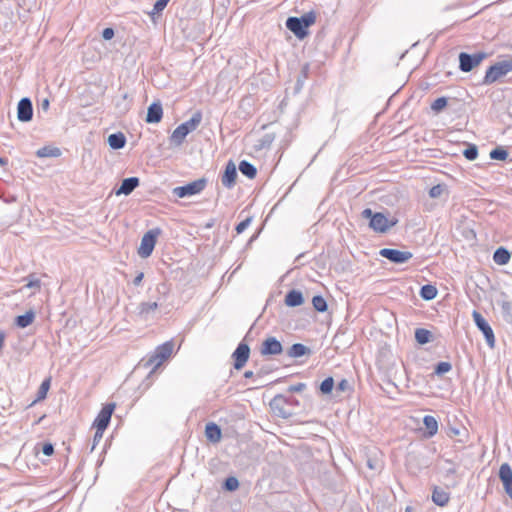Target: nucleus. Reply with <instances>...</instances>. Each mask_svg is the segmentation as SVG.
Instances as JSON below:
<instances>
[{
	"mask_svg": "<svg viewBox=\"0 0 512 512\" xmlns=\"http://www.w3.org/2000/svg\"><path fill=\"white\" fill-rule=\"evenodd\" d=\"M316 22V13L309 11L303 14L301 17H288L286 20V27L290 30L298 39L302 40L309 34L308 28Z\"/></svg>",
	"mask_w": 512,
	"mask_h": 512,
	"instance_id": "obj_1",
	"label": "nucleus"
},
{
	"mask_svg": "<svg viewBox=\"0 0 512 512\" xmlns=\"http://www.w3.org/2000/svg\"><path fill=\"white\" fill-rule=\"evenodd\" d=\"M361 216L369 219V227L377 233H386L398 223L396 217L388 218L382 212H373L370 208L364 209Z\"/></svg>",
	"mask_w": 512,
	"mask_h": 512,
	"instance_id": "obj_2",
	"label": "nucleus"
},
{
	"mask_svg": "<svg viewBox=\"0 0 512 512\" xmlns=\"http://www.w3.org/2000/svg\"><path fill=\"white\" fill-rule=\"evenodd\" d=\"M299 405V401L293 396L276 395L270 401V408L273 413L281 418L287 419L291 417L294 412V406Z\"/></svg>",
	"mask_w": 512,
	"mask_h": 512,
	"instance_id": "obj_3",
	"label": "nucleus"
},
{
	"mask_svg": "<svg viewBox=\"0 0 512 512\" xmlns=\"http://www.w3.org/2000/svg\"><path fill=\"white\" fill-rule=\"evenodd\" d=\"M201 121H202V113H201V111H196L188 121L180 124L173 131V133L170 136V142L172 144H174L175 146H180L184 142L186 136L190 132H193L194 130L197 129V127L200 125Z\"/></svg>",
	"mask_w": 512,
	"mask_h": 512,
	"instance_id": "obj_4",
	"label": "nucleus"
},
{
	"mask_svg": "<svg viewBox=\"0 0 512 512\" xmlns=\"http://www.w3.org/2000/svg\"><path fill=\"white\" fill-rule=\"evenodd\" d=\"M509 72H512V57H508L490 66L483 78V84L490 85L501 77L507 75Z\"/></svg>",
	"mask_w": 512,
	"mask_h": 512,
	"instance_id": "obj_5",
	"label": "nucleus"
},
{
	"mask_svg": "<svg viewBox=\"0 0 512 512\" xmlns=\"http://www.w3.org/2000/svg\"><path fill=\"white\" fill-rule=\"evenodd\" d=\"M161 234L160 228H154L147 231L142 239L138 248V255L141 258H148L156 245L157 237Z\"/></svg>",
	"mask_w": 512,
	"mask_h": 512,
	"instance_id": "obj_6",
	"label": "nucleus"
},
{
	"mask_svg": "<svg viewBox=\"0 0 512 512\" xmlns=\"http://www.w3.org/2000/svg\"><path fill=\"white\" fill-rule=\"evenodd\" d=\"M486 56L487 55L484 52H478L475 54L461 52L459 54V68L463 72H470L477 67L486 58Z\"/></svg>",
	"mask_w": 512,
	"mask_h": 512,
	"instance_id": "obj_7",
	"label": "nucleus"
},
{
	"mask_svg": "<svg viewBox=\"0 0 512 512\" xmlns=\"http://www.w3.org/2000/svg\"><path fill=\"white\" fill-rule=\"evenodd\" d=\"M472 317L476 327L483 333L486 343L490 348H494L495 346V336L494 332L486 321V319L482 316V314L476 310L473 311Z\"/></svg>",
	"mask_w": 512,
	"mask_h": 512,
	"instance_id": "obj_8",
	"label": "nucleus"
},
{
	"mask_svg": "<svg viewBox=\"0 0 512 512\" xmlns=\"http://www.w3.org/2000/svg\"><path fill=\"white\" fill-rule=\"evenodd\" d=\"M206 186V179L201 178L190 182L184 186H178L173 189V194L179 198L192 196L200 193Z\"/></svg>",
	"mask_w": 512,
	"mask_h": 512,
	"instance_id": "obj_9",
	"label": "nucleus"
},
{
	"mask_svg": "<svg viewBox=\"0 0 512 512\" xmlns=\"http://www.w3.org/2000/svg\"><path fill=\"white\" fill-rule=\"evenodd\" d=\"M174 345L171 341L165 342L158 346L155 353L149 358L147 364L154 365V367L160 366L165 360H167L172 352Z\"/></svg>",
	"mask_w": 512,
	"mask_h": 512,
	"instance_id": "obj_10",
	"label": "nucleus"
},
{
	"mask_svg": "<svg viewBox=\"0 0 512 512\" xmlns=\"http://www.w3.org/2000/svg\"><path fill=\"white\" fill-rule=\"evenodd\" d=\"M379 254L395 264L406 263L413 257V254L409 251H400L392 248H383L379 251Z\"/></svg>",
	"mask_w": 512,
	"mask_h": 512,
	"instance_id": "obj_11",
	"label": "nucleus"
},
{
	"mask_svg": "<svg viewBox=\"0 0 512 512\" xmlns=\"http://www.w3.org/2000/svg\"><path fill=\"white\" fill-rule=\"evenodd\" d=\"M114 409H115L114 403H108L101 409V411L99 412V414L97 415V417L93 423V426L95 428H98V431L106 430V428L108 427V425L110 423L111 416H112Z\"/></svg>",
	"mask_w": 512,
	"mask_h": 512,
	"instance_id": "obj_12",
	"label": "nucleus"
},
{
	"mask_svg": "<svg viewBox=\"0 0 512 512\" xmlns=\"http://www.w3.org/2000/svg\"><path fill=\"white\" fill-rule=\"evenodd\" d=\"M283 352V346L279 340L273 336L267 337L260 347V353L262 356H275L280 355Z\"/></svg>",
	"mask_w": 512,
	"mask_h": 512,
	"instance_id": "obj_13",
	"label": "nucleus"
},
{
	"mask_svg": "<svg viewBox=\"0 0 512 512\" xmlns=\"http://www.w3.org/2000/svg\"><path fill=\"white\" fill-rule=\"evenodd\" d=\"M250 356V347L248 344L241 342L232 354L234 360V368L236 370L242 369L247 363Z\"/></svg>",
	"mask_w": 512,
	"mask_h": 512,
	"instance_id": "obj_14",
	"label": "nucleus"
},
{
	"mask_svg": "<svg viewBox=\"0 0 512 512\" xmlns=\"http://www.w3.org/2000/svg\"><path fill=\"white\" fill-rule=\"evenodd\" d=\"M498 476H499L500 481L503 484L506 494L512 500V469H511V466L508 463H503L500 466Z\"/></svg>",
	"mask_w": 512,
	"mask_h": 512,
	"instance_id": "obj_15",
	"label": "nucleus"
},
{
	"mask_svg": "<svg viewBox=\"0 0 512 512\" xmlns=\"http://www.w3.org/2000/svg\"><path fill=\"white\" fill-rule=\"evenodd\" d=\"M33 117V105L29 98H22L17 105V118L21 122H28Z\"/></svg>",
	"mask_w": 512,
	"mask_h": 512,
	"instance_id": "obj_16",
	"label": "nucleus"
},
{
	"mask_svg": "<svg viewBox=\"0 0 512 512\" xmlns=\"http://www.w3.org/2000/svg\"><path fill=\"white\" fill-rule=\"evenodd\" d=\"M237 170L236 166L232 161H229L225 167L224 173L221 178L223 186L232 188L236 183Z\"/></svg>",
	"mask_w": 512,
	"mask_h": 512,
	"instance_id": "obj_17",
	"label": "nucleus"
},
{
	"mask_svg": "<svg viewBox=\"0 0 512 512\" xmlns=\"http://www.w3.org/2000/svg\"><path fill=\"white\" fill-rule=\"evenodd\" d=\"M140 184L138 177L125 178L120 187L115 191L116 195H129L131 194Z\"/></svg>",
	"mask_w": 512,
	"mask_h": 512,
	"instance_id": "obj_18",
	"label": "nucleus"
},
{
	"mask_svg": "<svg viewBox=\"0 0 512 512\" xmlns=\"http://www.w3.org/2000/svg\"><path fill=\"white\" fill-rule=\"evenodd\" d=\"M163 117V108L160 102H153L147 110L146 122L158 123Z\"/></svg>",
	"mask_w": 512,
	"mask_h": 512,
	"instance_id": "obj_19",
	"label": "nucleus"
},
{
	"mask_svg": "<svg viewBox=\"0 0 512 512\" xmlns=\"http://www.w3.org/2000/svg\"><path fill=\"white\" fill-rule=\"evenodd\" d=\"M159 301H160V298H158L157 301H154V302H141L137 308L138 316L143 320H147L149 315L152 312H155L156 309L158 308Z\"/></svg>",
	"mask_w": 512,
	"mask_h": 512,
	"instance_id": "obj_20",
	"label": "nucleus"
},
{
	"mask_svg": "<svg viewBox=\"0 0 512 512\" xmlns=\"http://www.w3.org/2000/svg\"><path fill=\"white\" fill-rule=\"evenodd\" d=\"M205 436L212 443H218L221 440V428L214 422L206 424Z\"/></svg>",
	"mask_w": 512,
	"mask_h": 512,
	"instance_id": "obj_21",
	"label": "nucleus"
},
{
	"mask_svg": "<svg viewBox=\"0 0 512 512\" xmlns=\"http://www.w3.org/2000/svg\"><path fill=\"white\" fill-rule=\"evenodd\" d=\"M285 304L288 306V307H297V306H300L303 304L304 302V298H303V294L301 291L299 290H290L286 296H285Z\"/></svg>",
	"mask_w": 512,
	"mask_h": 512,
	"instance_id": "obj_22",
	"label": "nucleus"
},
{
	"mask_svg": "<svg viewBox=\"0 0 512 512\" xmlns=\"http://www.w3.org/2000/svg\"><path fill=\"white\" fill-rule=\"evenodd\" d=\"M450 500V494L442 488L435 487L432 493V501L440 507H444Z\"/></svg>",
	"mask_w": 512,
	"mask_h": 512,
	"instance_id": "obj_23",
	"label": "nucleus"
},
{
	"mask_svg": "<svg viewBox=\"0 0 512 512\" xmlns=\"http://www.w3.org/2000/svg\"><path fill=\"white\" fill-rule=\"evenodd\" d=\"M311 353L310 348L301 344L295 343L293 344L287 351L286 354L290 358H300L304 355H309Z\"/></svg>",
	"mask_w": 512,
	"mask_h": 512,
	"instance_id": "obj_24",
	"label": "nucleus"
},
{
	"mask_svg": "<svg viewBox=\"0 0 512 512\" xmlns=\"http://www.w3.org/2000/svg\"><path fill=\"white\" fill-rule=\"evenodd\" d=\"M108 144L112 149H121L126 144V137L122 132L110 134L108 136Z\"/></svg>",
	"mask_w": 512,
	"mask_h": 512,
	"instance_id": "obj_25",
	"label": "nucleus"
},
{
	"mask_svg": "<svg viewBox=\"0 0 512 512\" xmlns=\"http://www.w3.org/2000/svg\"><path fill=\"white\" fill-rule=\"evenodd\" d=\"M510 257V252L504 247L497 248L493 254V260L498 265L507 264L510 260Z\"/></svg>",
	"mask_w": 512,
	"mask_h": 512,
	"instance_id": "obj_26",
	"label": "nucleus"
},
{
	"mask_svg": "<svg viewBox=\"0 0 512 512\" xmlns=\"http://www.w3.org/2000/svg\"><path fill=\"white\" fill-rule=\"evenodd\" d=\"M34 319V311L29 310L25 314L17 316L15 318V324L20 328H26L33 323Z\"/></svg>",
	"mask_w": 512,
	"mask_h": 512,
	"instance_id": "obj_27",
	"label": "nucleus"
},
{
	"mask_svg": "<svg viewBox=\"0 0 512 512\" xmlns=\"http://www.w3.org/2000/svg\"><path fill=\"white\" fill-rule=\"evenodd\" d=\"M424 426L427 430L426 435L428 437L434 436L438 431V422L435 417L426 415L423 419Z\"/></svg>",
	"mask_w": 512,
	"mask_h": 512,
	"instance_id": "obj_28",
	"label": "nucleus"
},
{
	"mask_svg": "<svg viewBox=\"0 0 512 512\" xmlns=\"http://www.w3.org/2000/svg\"><path fill=\"white\" fill-rule=\"evenodd\" d=\"M239 170L243 175H245L249 179H254L257 174L256 167L252 163H250L246 160H242L239 163Z\"/></svg>",
	"mask_w": 512,
	"mask_h": 512,
	"instance_id": "obj_29",
	"label": "nucleus"
},
{
	"mask_svg": "<svg viewBox=\"0 0 512 512\" xmlns=\"http://www.w3.org/2000/svg\"><path fill=\"white\" fill-rule=\"evenodd\" d=\"M438 290L434 285L426 284L420 289L419 295L426 301L433 300L437 296Z\"/></svg>",
	"mask_w": 512,
	"mask_h": 512,
	"instance_id": "obj_30",
	"label": "nucleus"
},
{
	"mask_svg": "<svg viewBox=\"0 0 512 512\" xmlns=\"http://www.w3.org/2000/svg\"><path fill=\"white\" fill-rule=\"evenodd\" d=\"M36 155L40 158L44 157H59L61 155V151L57 147H49L45 146L37 150Z\"/></svg>",
	"mask_w": 512,
	"mask_h": 512,
	"instance_id": "obj_31",
	"label": "nucleus"
},
{
	"mask_svg": "<svg viewBox=\"0 0 512 512\" xmlns=\"http://www.w3.org/2000/svg\"><path fill=\"white\" fill-rule=\"evenodd\" d=\"M432 334L429 330L418 328L415 331V339L419 344H426L431 341Z\"/></svg>",
	"mask_w": 512,
	"mask_h": 512,
	"instance_id": "obj_32",
	"label": "nucleus"
},
{
	"mask_svg": "<svg viewBox=\"0 0 512 512\" xmlns=\"http://www.w3.org/2000/svg\"><path fill=\"white\" fill-rule=\"evenodd\" d=\"M274 140L275 135L273 133H266L258 140V144L256 147L258 149L269 148Z\"/></svg>",
	"mask_w": 512,
	"mask_h": 512,
	"instance_id": "obj_33",
	"label": "nucleus"
},
{
	"mask_svg": "<svg viewBox=\"0 0 512 512\" xmlns=\"http://www.w3.org/2000/svg\"><path fill=\"white\" fill-rule=\"evenodd\" d=\"M313 307L318 312H325L328 308L326 300L321 295H316L312 299Z\"/></svg>",
	"mask_w": 512,
	"mask_h": 512,
	"instance_id": "obj_34",
	"label": "nucleus"
},
{
	"mask_svg": "<svg viewBox=\"0 0 512 512\" xmlns=\"http://www.w3.org/2000/svg\"><path fill=\"white\" fill-rule=\"evenodd\" d=\"M508 151L502 147H497L490 152V158L493 160L504 161L508 158Z\"/></svg>",
	"mask_w": 512,
	"mask_h": 512,
	"instance_id": "obj_35",
	"label": "nucleus"
},
{
	"mask_svg": "<svg viewBox=\"0 0 512 512\" xmlns=\"http://www.w3.org/2000/svg\"><path fill=\"white\" fill-rule=\"evenodd\" d=\"M448 104V100L446 97H439L435 99L431 104V109L435 113L441 112Z\"/></svg>",
	"mask_w": 512,
	"mask_h": 512,
	"instance_id": "obj_36",
	"label": "nucleus"
},
{
	"mask_svg": "<svg viewBox=\"0 0 512 512\" xmlns=\"http://www.w3.org/2000/svg\"><path fill=\"white\" fill-rule=\"evenodd\" d=\"M49 388H50V378L45 379L41 383V385H40V387L38 389V392H37V399H36V401H40V400L45 399L46 396H47V392H48Z\"/></svg>",
	"mask_w": 512,
	"mask_h": 512,
	"instance_id": "obj_37",
	"label": "nucleus"
},
{
	"mask_svg": "<svg viewBox=\"0 0 512 512\" xmlns=\"http://www.w3.org/2000/svg\"><path fill=\"white\" fill-rule=\"evenodd\" d=\"M463 155L469 161L475 160L478 156L477 146L474 144H469L467 148L463 151Z\"/></svg>",
	"mask_w": 512,
	"mask_h": 512,
	"instance_id": "obj_38",
	"label": "nucleus"
},
{
	"mask_svg": "<svg viewBox=\"0 0 512 512\" xmlns=\"http://www.w3.org/2000/svg\"><path fill=\"white\" fill-rule=\"evenodd\" d=\"M239 487V481L236 477H227L223 483V488L227 491H235Z\"/></svg>",
	"mask_w": 512,
	"mask_h": 512,
	"instance_id": "obj_39",
	"label": "nucleus"
},
{
	"mask_svg": "<svg viewBox=\"0 0 512 512\" xmlns=\"http://www.w3.org/2000/svg\"><path fill=\"white\" fill-rule=\"evenodd\" d=\"M334 387V379L332 377H327L320 384V391L323 394H329L333 390Z\"/></svg>",
	"mask_w": 512,
	"mask_h": 512,
	"instance_id": "obj_40",
	"label": "nucleus"
},
{
	"mask_svg": "<svg viewBox=\"0 0 512 512\" xmlns=\"http://www.w3.org/2000/svg\"><path fill=\"white\" fill-rule=\"evenodd\" d=\"M451 369H452L451 363L446 362V361H441V362L437 363V365L435 366L434 372H435V374L441 376V375L449 372Z\"/></svg>",
	"mask_w": 512,
	"mask_h": 512,
	"instance_id": "obj_41",
	"label": "nucleus"
},
{
	"mask_svg": "<svg viewBox=\"0 0 512 512\" xmlns=\"http://www.w3.org/2000/svg\"><path fill=\"white\" fill-rule=\"evenodd\" d=\"M170 0H157L153 6V10L149 13L151 18H154V15L160 14L165 7L167 6Z\"/></svg>",
	"mask_w": 512,
	"mask_h": 512,
	"instance_id": "obj_42",
	"label": "nucleus"
},
{
	"mask_svg": "<svg viewBox=\"0 0 512 512\" xmlns=\"http://www.w3.org/2000/svg\"><path fill=\"white\" fill-rule=\"evenodd\" d=\"M26 280L28 281L27 284L25 285L26 288H30V289H37L39 290L40 287H41V282L40 280L35 276V274H30Z\"/></svg>",
	"mask_w": 512,
	"mask_h": 512,
	"instance_id": "obj_43",
	"label": "nucleus"
},
{
	"mask_svg": "<svg viewBox=\"0 0 512 512\" xmlns=\"http://www.w3.org/2000/svg\"><path fill=\"white\" fill-rule=\"evenodd\" d=\"M444 189H445L444 185H441V184L434 185L429 190V196L431 198H438L442 195Z\"/></svg>",
	"mask_w": 512,
	"mask_h": 512,
	"instance_id": "obj_44",
	"label": "nucleus"
},
{
	"mask_svg": "<svg viewBox=\"0 0 512 512\" xmlns=\"http://www.w3.org/2000/svg\"><path fill=\"white\" fill-rule=\"evenodd\" d=\"M252 221V218L251 217H248L246 218L245 220L241 221L237 226H236V232L238 234H241L245 229L248 228V226L250 225Z\"/></svg>",
	"mask_w": 512,
	"mask_h": 512,
	"instance_id": "obj_45",
	"label": "nucleus"
},
{
	"mask_svg": "<svg viewBox=\"0 0 512 512\" xmlns=\"http://www.w3.org/2000/svg\"><path fill=\"white\" fill-rule=\"evenodd\" d=\"M336 390L340 392H346L351 390L349 381L346 379H342L336 386Z\"/></svg>",
	"mask_w": 512,
	"mask_h": 512,
	"instance_id": "obj_46",
	"label": "nucleus"
},
{
	"mask_svg": "<svg viewBox=\"0 0 512 512\" xmlns=\"http://www.w3.org/2000/svg\"><path fill=\"white\" fill-rule=\"evenodd\" d=\"M306 388V384L305 383H297V384H294V385H291L289 386L288 388V391L291 392V393H294V392H301L303 391L304 389Z\"/></svg>",
	"mask_w": 512,
	"mask_h": 512,
	"instance_id": "obj_47",
	"label": "nucleus"
},
{
	"mask_svg": "<svg viewBox=\"0 0 512 512\" xmlns=\"http://www.w3.org/2000/svg\"><path fill=\"white\" fill-rule=\"evenodd\" d=\"M115 35V32H114V29L113 28H105L103 31H102V37L103 39L105 40H110L114 37Z\"/></svg>",
	"mask_w": 512,
	"mask_h": 512,
	"instance_id": "obj_48",
	"label": "nucleus"
},
{
	"mask_svg": "<svg viewBox=\"0 0 512 512\" xmlns=\"http://www.w3.org/2000/svg\"><path fill=\"white\" fill-rule=\"evenodd\" d=\"M42 453L51 456L54 453V446L51 443H45L42 447Z\"/></svg>",
	"mask_w": 512,
	"mask_h": 512,
	"instance_id": "obj_49",
	"label": "nucleus"
},
{
	"mask_svg": "<svg viewBox=\"0 0 512 512\" xmlns=\"http://www.w3.org/2000/svg\"><path fill=\"white\" fill-rule=\"evenodd\" d=\"M156 289H157V292L163 296H165L169 291L167 284L164 282L158 284Z\"/></svg>",
	"mask_w": 512,
	"mask_h": 512,
	"instance_id": "obj_50",
	"label": "nucleus"
},
{
	"mask_svg": "<svg viewBox=\"0 0 512 512\" xmlns=\"http://www.w3.org/2000/svg\"><path fill=\"white\" fill-rule=\"evenodd\" d=\"M104 431H98V428H96L95 434H94V440L93 445L91 447V450H93L97 444V442L103 437Z\"/></svg>",
	"mask_w": 512,
	"mask_h": 512,
	"instance_id": "obj_51",
	"label": "nucleus"
},
{
	"mask_svg": "<svg viewBox=\"0 0 512 512\" xmlns=\"http://www.w3.org/2000/svg\"><path fill=\"white\" fill-rule=\"evenodd\" d=\"M144 278V273L140 272L137 274V276L133 280V284L135 286H139Z\"/></svg>",
	"mask_w": 512,
	"mask_h": 512,
	"instance_id": "obj_52",
	"label": "nucleus"
},
{
	"mask_svg": "<svg viewBox=\"0 0 512 512\" xmlns=\"http://www.w3.org/2000/svg\"><path fill=\"white\" fill-rule=\"evenodd\" d=\"M502 309L507 314H510V310H512V304L510 302H504L502 305Z\"/></svg>",
	"mask_w": 512,
	"mask_h": 512,
	"instance_id": "obj_53",
	"label": "nucleus"
},
{
	"mask_svg": "<svg viewBox=\"0 0 512 512\" xmlns=\"http://www.w3.org/2000/svg\"><path fill=\"white\" fill-rule=\"evenodd\" d=\"M49 100L48 99H44L42 100L41 102V108L44 110V111H47L48 108H49Z\"/></svg>",
	"mask_w": 512,
	"mask_h": 512,
	"instance_id": "obj_54",
	"label": "nucleus"
},
{
	"mask_svg": "<svg viewBox=\"0 0 512 512\" xmlns=\"http://www.w3.org/2000/svg\"><path fill=\"white\" fill-rule=\"evenodd\" d=\"M377 463L375 461H372L371 459H368L367 460V466L372 469V470H375L377 469Z\"/></svg>",
	"mask_w": 512,
	"mask_h": 512,
	"instance_id": "obj_55",
	"label": "nucleus"
},
{
	"mask_svg": "<svg viewBox=\"0 0 512 512\" xmlns=\"http://www.w3.org/2000/svg\"><path fill=\"white\" fill-rule=\"evenodd\" d=\"M4 340H5V333L1 331L0 332V350L3 348Z\"/></svg>",
	"mask_w": 512,
	"mask_h": 512,
	"instance_id": "obj_56",
	"label": "nucleus"
},
{
	"mask_svg": "<svg viewBox=\"0 0 512 512\" xmlns=\"http://www.w3.org/2000/svg\"><path fill=\"white\" fill-rule=\"evenodd\" d=\"M244 377L245 378H252L253 377V372L252 371H245Z\"/></svg>",
	"mask_w": 512,
	"mask_h": 512,
	"instance_id": "obj_57",
	"label": "nucleus"
},
{
	"mask_svg": "<svg viewBox=\"0 0 512 512\" xmlns=\"http://www.w3.org/2000/svg\"><path fill=\"white\" fill-rule=\"evenodd\" d=\"M8 163V160L6 158L0 157V165L4 166Z\"/></svg>",
	"mask_w": 512,
	"mask_h": 512,
	"instance_id": "obj_58",
	"label": "nucleus"
},
{
	"mask_svg": "<svg viewBox=\"0 0 512 512\" xmlns=\"http://www.w3.org/2000/svg\"><path fill=\"white\" fill-rule=\"evenodd\" d=\"M456 473V469L455 468H450L447 470V474H455Z\"/></svg>",
	"mask_w": 512,
	"mask_h": 512,
	"instance_id": "obj_59",
	"label": "nucleus"
},
{
	"mask_svg": "<svg viewBox=\"0 0 512 512\" xmlns=\"http://www.w3.org/2000/svg\"><path fill=\"white\" fill-rule=\"evenodd\" d=\"M410 511H411V509L409 507L406 508V512H410Z\"/></svg>",
	"mask_w": 512,
	"mask_h": 512,
	"instance_id": "obj_60",
	"label": "nucleus"
}]
</instances>
